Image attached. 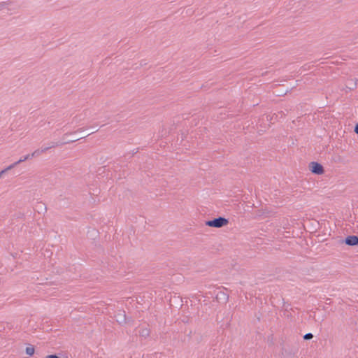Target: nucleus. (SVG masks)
<instances>
[{
	"instance_id": "nucleus-1",
	"label": "nucleus",
	"mask_w": 358,
	"mask_h": 358,
	"mask_svg": "<svg viewBox=\"0 0 358 358\" xmlns=\"http://www.w3.org/2000/svg\"><path fill=\"white\" fill-rule=\"evenodd\" d=\"M84 130H85L84 128H80L76 131L73 132V134H76L77 132H82ZM70 134H73V133H70ZM69 135V133H66L63 136V137H62L63 141L62 142H56V143L52 142L48 146H46V147L42 146L41 148V151L40 152H46L47 150H48L49 149H50L52 148H55V147H57V146H59V145H64V144H66V143L76 142L78 139V138H75L73 139H68L67 136Z\"/></svg>"
},
{
	"instance_id": "nucleus-2",
	"label": "nucleus",
	"mask_w": 358,
	"mask_h": 358,
	"mask_svg": "<svg viewBox=\"0 0 358 358\" xmlns=\"http://www.w3.org/2000/svg\"><path fill=\"white\" fill-rule=\"evenodd\" d=\"M228 224L229 220L222 216L205 221L206 226L213 228H221L227 225Z\"/></svg>"
},
{
	"instance_id": "nucleus-3",
	"label": "nucleus",
	"mask_w": 358,
	"mask_h": 358,
	"mask_svg": "<svg viewBox=\"0 0 358 358\" xmlns=\"http://www.w3.org/2000/svg\"><path fill=\"white\" fill-rule=\"evenodd\" d=\"M308 167H309V170L313 174L322 175L324 173V166L320 163H319L317 162H311L309 164Z\"/></svg>"
},
{
	"instance_id": "nucleus-4",
	"label": "nucleus",
	"mask_w": 358,
	"mask_h": 358,
	"mask_svg": "<svg viewBox=\"0 0 358 358\" xmlns=\"http://www.w3.org/2000/svg\"><path fill=\"white\" fill-rule=\"evenodd\" d=\"M341 243H345L349 246H357L358 247V236L349 235L345 238V239L340 240Z\"/></svg>"
},
{
	"instance_id": "nucleus-5",
	"label": "nucleus",
	"mask_w": 358,
	"mask_h": 358,
	"mask_svg": "<svg viewBox=\"0 0 358 358\" xmlns=\"http://www.w3.org/2000/svg\"><path fill=\"white\" fill-rule=\"evenodd\" d=\"M115 318L117 322L122 325L127 322L125 311L119 310L115 315Z\"/></svg>"
},
{
	"instance_id": "nucleus-6",
	"label": "nucleus",
	"mask_w": 358,
	"mask_h": 358,
	"mask_svg": "<svg viewBox=\"0 0 358 358\" xmlns=\"http://www.w3.org/2000/svg\"><path fill=\"white\" fill-rule=\"evenodd\" d=\"M216 299L217 301H222L227 303L229 300V295L223 292H219L216 295Z\"/></svg>"
},
{
	"instance_id": "nucleus-7",
	"label": "nucleus",
	"mask_w": 358,
	"mask_h": 358,
	"mask_svg": "<svg viewBox=\"0 0 358 358\" xmlns=\"http://www.w3.org/2000/svg\"><path fill=\"white\" fill-rule=\"evenodd\" d=\"M34 157V156H31V154H28L22 157H21L18 161L15 162V163L12 164L11 166H13V168L15 167L17 165L20 164V163L25 162L26 160H28L29 159H31Z\"/></svg>"
},
{
	"instance_id": "nucleus-8",
	"label": "nucleus",
	"mask_w": 358,
	"mask_h": 358,
	"mask_svg": "<svg viewBox=\"0 0 358 358\" xmlns=\"http://www.w3.org/2000/svg\"><path fill=\"white\" fill-rule=\"evenodd\" d=\"M25 352L27 355L30 357L33 356L35 352L34 346L31 344H29L25 349Z\"/></svg>"
},
{
	"instance_id": "nucleus-9",
	"label": "nucleus",
	"mask_w": 358,
	"mask_h": 358,
	"mask_svg": "<svg viewBox=\"0 0 358 358\" xmlns=\"http://www.w3.org/2000/svg\"><path fill=\"white\" fill-rule=\"evenodd\" d=\"M139 335L141 337L147 338L150 335V330L147 328L141 329L139 331Z\"/></svg>"
},
{
	"instance_id": "nucleus-10",
	"label": "nucleus",
	"mask_w": 358,
	"mask_h": 358,
	"mask_svg": "<svg viewBox=\"0 0 358 358\" xmlns=\"http://www.w3.org/2000/svg\"><path fill=\"white\" fill-rule=\"evenodd\" d=\"M10 1H1L0 2V10L6 8L7 6L11 4Z\"/></svg>"
},
{
	"instance_id": "nucleus-11",
	"label": "nucleus",
	"mask_w": 358,
	"mask_h": 358,
	"mask_svg": "<svg viewBox=\"0 0 358 358\" xmlns=\"http://www.w3.org/2000/svg\"><path fill=\"white\" fill-rule=\"evenodd\" d=\"M13 169V166H11V164L10 166H8V167H6V169H4L3 170H2L1 171H0V178L4 174L6 173L9 170H11Z\"/></svg>"
},
{
	"instance_id": "nucleus-12",
	"label": "nucleus",
	"mask_w": 358,
	"mask_h": 358,
	"mask_svg": "<svg viewBox=\"0 0 358 358\" xmlns=\"http://www.w3.org/2000/svg\"><path fill=\"white\" fill-rule=\"evenodd\" d=\"M313 338V335L311 333H307L303 336V339L306 341L310 340Z\"/></svg>"
},
{
	"instance_id": "nucleus-13",
	"label": "nucleus",
	"mask_w": 358,
	"mask_h": 358,
	"mask_svg": "<svg viewBox=\"0 0 358 358\" xmlns=\"http://www.w3.org/2000/svg\"><path fill=\"white\" fill-rule=\"evenodd\" d=\"M41 149L36 150L34 152L31 153V156H34V157L39 156L41 154H42V152H40Z\"/></svg>"
},
{
	"instance_id": "nucleus-14",
	"label": "nucleus",
	"mask_w": 358,
	"mask_h": 358,
	"mask_svg": "<svg viewBox=\"0 0 358 358\" xmlns=\"http://www.w3.org/2000/svg\"><path fill=\"white\" fill-rule=\"evenodd\" d=\"M189 320H190V319H189V317H187V316H184V317H182V322L183 323H189Z\"/></svg>"
},
{
	"instance_id": "nucleus-15",
	"label": "nucleus",
	"mask_w": 358,
	"mask_h": 358,
	"mask_svg": "<svg viewBox=\"0 0 358 358\" xmlns=\"http://www.w3.org/2000/svg\"><path fill=\"white\" fill-rule=\"evenodd\" d=\"M45 358H61V357H59L58 355H57L56 354H53V355H49L46 356Z\"/></svg>"
},
{
	"instance_id": "nucleus-16",
	"label": "nucleus",
	"mask_w": 358,
	"mask_h": 358,
	"mask_svg": "<svg viewBox=\"0 0 358 358\" xmlns=\"http://www.w3.org/2000/svg\"><path fill=\"white\" fill-rule=\"evenodd\" d=\"M354 131L358 135V122L355 126Z\"/></svg>"
},
{
	"instance_id": "nucleus-17",
	"label": "nucleus",
	"mask_w": 358,
	"mask_h": 358,
	"mask_svg": "<svg viewBox=\"0 0 358 358\" xmlns=\"http://www.w3.org/2000/svg\"><path fill=\"white\" fill-rule=\"evenodd\" d=\"M97 131H98V129H92V131L90 133H89V134H86L85 136H90V134H94V133L96 132Z\"/></svg>"
},
{
	"instance_id": "nucleus-18",
	"label": "nucleus",
	"mask_w": 358,
	"mask_h": 358,
	"mask_svg": "<svg viewBox=\"0 0 358 358\" xmlns=\"http://www.w3.org/2000/svg\"><path fill=\"white\" fill-rule=\"evenodd\" d=\"M138 152V148H137L136 150H134L132 151V154H131V157H133V156H134V155L136 154Z\"/></svg>"
},
{
	"instance_id": "nucleus-19",
	"label": "nucleus",
	"mask_w": 358,
	"mask_h": 358,
	"mask_svg": "<svg viewBox=\"0 0 358 358\" xmlns=\"http://www.w3.org/2000/svg\"><path fill=\"white\" fill-rule=\"evenodd\" d=\"M84 137H85V136H80V137H78V136H75V137L71 136V139H73V138H78V139L77 141H78L79 139H81V138H84Z\"/></svg>"
},
{
	"instance_id": "nucleus-20",
	"label": "nucleus",
	"mask_w": 358,
	"mask_h": 358,
	"mask_svg": "<svg viewBox=\"0 0 358 358\" xmlns=\"http://www.w3.org/2000/svg\"><path fill=\"white\" fill-rule=\"evenodd\" d=\"M191 334H192V331L190 330L188 334H187V336L191 337Z\"/></svg>"
},
{
	"instance_id": "nucleus-21",
	"label": "nucleus",
	"mask_w": 358,
	"mask_h": 358,
	"mask_svg": "<svg viewBox=\"0 0 358 358\" xmlns=\"http://www.w3.org/2000/svg\"><path fill=\"white\" fill-rule=\"evenodd\" d=\"M355 23H358V17L355 20Z\"/></svg>"
},
{
	"instance_id": "nucleus-22",
	"label": "nucleus",
	"mask_w": 358,
	"mask_h": 358,
	"mask_svg": "<svg viewBox=\"0 0 358 358\" xmlns=\"http://www.w3.org/2000/svg\"><path fill=\"white\" fill-rule=\"evenodd\" d=\"M144 64H145V63H144V62H141V66H143V65H144Z\"/></svg>"
},
{
	"instance_id": "nucleus-23",
	"label": "nucleus",
	"mask_w": 358,
	"mask_h": 358,
	"mask_svg": "<svg viewBox=\"0 0 358 358\" xmlns=\"http://www.w3.org/2000/svg\"><path fill=\"white\" fill-rule=\"evenodd\" d=\"M144 64H145V63H144V62H141V66H143V65H144Z\"/></svg>"
}]
</instances>
